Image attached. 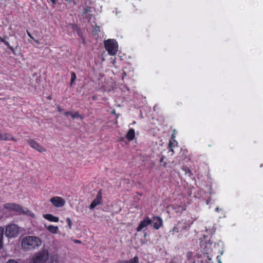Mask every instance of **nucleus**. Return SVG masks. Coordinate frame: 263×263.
<instances>
[{
    "mask_svg": "<svg viewBox=\"0 0 263 263\" xmlns=\"http://www.w3.org/2000/svg\"><path fill=\"white\" fill-rule=\"evenodd\" d=\"M41 245L42 241L41 239L36 236H26L22 241V247L27 250L34 249Z\"/></svg>",
    "mask_w": 263,
    "mask_h": 263,
    "instance_id": "1",
    "label": "nucleus"
},
{
    "mask_svg": "<svg viewBox=\"0 0 263 263\" xmlns=\"http://www.w3.org/2000/svg\"><path fill=\"white\" fill-rule=\"evenodd\" d=\"M4 208L10 211L16 212L19 214L30 215L31 217L34 216V214L27 208H23L18 204L14 203H6L4 205Z\"/></svg>",
    "mask_w": 263,
    "mask_h": 263,
    "instance_id": "2",
    "label": "nucleus"
},
{
    "mask_svg": "<svg viewBox=\"0 0 263 263\" xmlns=\"http://www.w3.org/2000/svg\"><path fill=\"white\" fill-rule=\"evenodd\" d=\"M105 49L110 55H115L118 51V43L114 39H108L104 42Z\"/></svg>",
    "mask_w": 263,
    "mask_h": 263,
    "instance_id": "3",
    "label": "nucleus"
},
{
    "mask_svg": "<svg viewBox=\"0 0 263 263\" xmlns=\"http://www.w3.org/2000/svg\"><path fill=\"white\" fill-rule=\"evenodd\" d=\"M48 259V251L42 250L34 254L31 263H45Z\"/></svg>",
    "mask_w": 263,
    "mask_h": 263,
    "instance_id": "4",
    "label": "nucleus"
},
{
    "mask_svg": "<svg viewBox=\"0 0 263 263\" xmlns=\"http://www.w3.org/2000/svg\"><path fill=\"white\" fill-rule=\"evenodd\" d=\"M18 233L19 228L15 224H8L6 228L5 235L8 237H16Z\"/></svg>",
    "mask_w": 263,
    "mask_h": 263,
    "instance_id": "5",
    "label": "nucleus"
},
{
    "mask_svg": "<svg viewBox=\"0 0 263 263\" xmlns=\"http://www.w3.org/2000/svg\"><path fill=\"white\" fill-rule=\"evenodd\" d=\"M190 227V223L186 220L182 219L181 221H179L174 226L172 230V232L175 233H178L179 232L186 230Z\"/></svg>",
    "mask_w": 263,
    "mask_h": 263,
    "instance_id": "6",
    "label": "nucleus"
},
{
    "mask_svg": "<svg viewBox=\"0 0 263 263\" xmlns=\"http://www.w3.org/2000/svg\"><path fill=\"white\" fill-rule=\"evenodd\" d=\"M152 222V220L148 217H146L143 220L141 221L139 224L136 228L137 232H145L147 227Z\"/></svg>",
    "mask_w": 263,
    "mask_h": 263,
    "instance_id": "7",
    "label": "nucleus"
},
{
    "mask_svg": "<svg viewBox=\"0 0 263 263\" xmlns=\"http://www.w3.org/2000/svg\"><path fill=\"white\" fill-rule=\"evenodd\" d=\"M27 143L32 148L37 151L40 153L46 151V149L44 147H43L41 145H40L33 139H28L27 140Z\"/></svg>",
    "mask_w": 263,
    "mask_h": 263,
    "instance_id": "8",
    "label": "nucleus"
},
{
    "mask_svg": "<svg viewBox=\"0 0 263 263\" xmlns=\"http://www.w3.org/2000/svg\"><path fill=\"white\" fill-rule=\"evenodd\" d=\"M102 202V190H99L97 194L95 199L92 201L90 204L89 208L91 210L93 209L97 205L101 204Z\"/></svg>",
    "mask_w": 263,
    "mask_h": 263,
    "instance_id": "9",
    "label": "nucleus"
},
{
    "mask_svg": "<svg viewBox=\"0 0 263 263\" xmlns=\"http://www.w3.org/2000/svg\"><path fill=\"white\" fill-rule=\"evenodd\" d=\"M152 223L153 228L155 230H159L163 226L162 219L158 216H154L152 218Z\"/></svg>",
    "mask_w": 263,
    "mask_h": 263,
    "instance_id": "10",
    "label": "nucleus"
},
{
    "mask_svg": "<svg viewBox=\"0 0 263 263\" xmlns=\"http://www.w3.org/2000/svg\"><path fill=\"white\" fill-rule=\"evenodd\" d=\"M50 201L55 207H62L64 206L65 203L64 199L58 196L51 198Z\"/></svg>",
    "mask_w": 263,
    "mask_h": 263,
    "instance_id": "11",
    "label": "nucleus"
},
{
    "mask_svg": "<svg viewBox=\"0 0 263 263\" xmlns=\"http://www.w3.org/2000/svg\"><path fill=\"white\" fill-rule=\"evenodd\" d=\"M8 141L11 140L14 142H16L17 140L11 134L9 133H5L4 134H2L0 133V141Z\"/></svg>",
    "mask_w": 263,
    "mask_h": 263,
    "instance_id": "12",
    "label": "nucleus"
},
{
    "mask_svg": "<svg viewBox=\"0 0 263 263\" xmlns=\"http://www.w3.org/2000/svg\"><path fill=\"white\" fill-rule=\"evenodd\" d=\"M43 217L50 222H57L59 220V218L58 217L54 216L51 214H44Z\"/></svg>",
    "mask_w": 263,
    "mask_h": 263,
    "instance_id": "13",
    "label": "nucleus"
},
{
    "mask_svg": "<svg viewBox=\"0 0 263 263\" xmlns=\"http://www.w3.org/2000/svg\"><path fill=\"white\" fill-rule=\"evenodd\" d=\"M116 263H139V261L138 257L135 256L129 260H119Z\"/></svg>",
    "mask_w": 263,
    "mask_h": 263,
    "instance_id": "14",
    "label": "nucleus"
},
{
    "mask_svg": "<svg viewBox=\"0 0 263 263\" xmlns=\"http://www.w3.org/2000/svg\"><path fill=\"white\" fill-rule=\"evenodd\" d=\"M135 137V130L133 128H130L127 132L126 135V138L129 141H132L134 140Z\"/></svg>",
    "mask_w": 263,
    "mask_h": 263,
    "instance_id": "15",
    "label": "nucleus"
},
{
    "mask_svg": "<svg viewBox=\"0 0 263 263\" xmlns=\"http://www.w3.org/2000/svg\"><path fill=\"white\" fill-rule=\"evenodd\" d=\"M48 231L51 233L55 234H57L59 231V228L58 226H54L53 225H49L46 227Z\"/></svg>",
    "mask_w": 263,
    "mask_h": 263,
    "instance_id": "16",
    "label": "nucleus"
},
{
    "mask_svg": "<svg viewBox=\"0 0 263 263\" xmlns=\"http://www.w3.org/2000/svg\"><path fill=\"white\" fill-rule=\"evenodd\" d=\"M182 170L184 172L185 174L187 175L188 176L191 177L193 175L191 170L187 166H183L182 167Z\"/></svg>",
    "mask_w": 263,
    "mask_h": 263,
    "instance_id": "17",
    "label": "nucleus"
},
{
    "mask_svg": "<svg viewBox=\"0 0 263 263\" xmlns=\"http://www.w3.org/2000/svg\"><path fill=\"white\" fill-rule=\"evenodd\" d=\"M50 263H59V256L58 254H54L50 256Z\"/></svg>",
    "mask_w": 263,
    "mask_h": 263,
    "instance_id": "18",
    "label": "nucleus"
},
{
    "mask_svg": "<svg viewBox=\"0 0 263 263\" xmlns=\"http://www.w3.org/2000/svg\"><path fill=\"white\" fill-rule=\"evenodd\" d=\"M4 229L3 227H0V249L3 247V236H4Z\"/></svg>",
    "mask_w": 263,
    "mask_h": 263,
    "instance_id": "19",
    "label": "nucleus"
},
{
    "mask_svg": "<svg viewBox=\"0 0 263 263\" xmlns=\"http://www.w3.org/2000/svg\"><path fill=\"white\" fill-rule=\"evenodd\" d=\"M71 117L73 119L76 118H80L81 119H83L84 118V116L82 115L79 114L78 111H76L73 114L71 113Z\"/></svg>",
    "mask_w": 263,
    "mask_h": 263,
    "instance_id": "20",
    "label": "nucleus"
},
{
    "mask_svg": "<svg viewBox=\"0 0 263 263\" xmlns=\"http://www.w3.org/2000/svg\"><path fill=\"white\" fill-rule=\"evenodd\" d=\"M77 76L76 74L74 72H71V80H70V85L71 86L74 81L76 80Z\"/></svg>",
    "mask_w": 263,
    "mask_h": 263,
    "instance_id": "21",
    "label": "nucleus"
},
{
    "mask_svg": "<svg viewBox=\"0 0 263 263\" xmlns=\"http://www.w3.org/2000/svg\"><path fill=\"white\" fill-rule=\"evenodd\" d=\"M8 38V36L7 35H5L3 37H1L0 36V41L1 42H3L6 46L9 45V42L6 41V39Z\"/></svg>",
    "mask_w": 263,
    "mask_h": 263,
    "instance_id": "22",
    "label": "nucleus"
},
{
    "mask_svg": "<svg viewBox=\"0 0 263 263\" xmlns=\"http://www.w3.org/2000/svg\"><path fill=\"white\" fill-rule=\"evenodd\" d=\"M27 34L28 35V36L32 40H33L36 44H40V42L39 41L37 40H36L35 39L33 36L32 35H31V34L27 30Z\"/></svg>",
    "mask_w": 263,
    "mask_h": 263,
    "instance_id": "23",
    "label": "nucleus"
},
{
    "mask_svg": "<svg viewBox=\"0 0 263 263\" xmlns=\"http://www.w3.org/2000/svg\"><path fill=\"white\" fill-rule=\"evenodd\" d=\"M6 46L12 51L13 54L16 55L15 49L17 48V46L14 48L12 46H11L9 43V45Z\"/></svg>",
    "mask_w": 263,
    "mask_h": 263,
    "instance_id": "24",
    "label": "nucleus"
},
{
    "mask_svg": "<svg viewBox=\"0 0 263 263\" xmlns=\"http://www.w3.org/2000/svg\"><path fill=\"white\" fill-rule=\"evenodd\" d=\"M90 7H86L84 9L83 12V15L85 16L86 15V14L90 11Z\"/></svg>",
    "mask_w": 263,
    "mask_h": 263,
    "instance_id": "25",
    "label": "nucleus"
},
{
    "mask_svg": "<svg viewBox=\"0 0 263 263\" xmlns=\"http://www.w3.org/2000/svg\"><path fill=\"white\" fill-rule=\"evenodd\" d=\"M66 221H67V222L68 223V227H69V229H71V227H72V221H71V220L70 218H68H68H66Z\"/></svg>",
    "mask_w": 263,
    "mask_h": 263,
    "instance_id": "26",
    "label": "nucleus"
},
{
    "mask_svg": "<svg viewBox=\"0 0 263 263\" xmlns=\"http://www.w3.org/2000/svg\"><path fill=\"white\" fill-rule=\"evenodd\" d=\"M193 255V253L192 252H187V253L186 254L187 258L189 260H192Z\"/></svg>",
    "mask_w": 263,
    "mask_h": 263,
    "instance_id": "27",
    "label": "nucleus"
},
{
    "mask_svg": "<svg viewBox=\"0 0 263 263\" xmlns=\"http://www.w3.org/2000/svg\"><path fill=\"white\" fill-rule=\"evenodd\" d=\"M172 143L170 141L169 142V145H168V149H169V151H171V152H173V149L172 148Z\"/></svg>",
    "mask_w": 263,
    "mask_h": 263,
    "instance_id": "28",
    "label": "nucleus"
},
{
    "mask_svg": "<svg viewBox=\"0 0 263 263\" xmlns=\"http://www.w3.org/2000/svg\"><path fill=\"white\" fill-rule=\"evenodd\" d=\"M7 263H18L17 261L13 260V259H10L9 260Z\"/></svg>",
    "mask_w": 263,
    "mask_h": 263,
    "instance_id": "29",
    "label": "nucleus"
},
{
    "mask_svg": "<svg viewBox=\"0 0 263 263\" xmlns=\"http://www.w3.org/2000/svg\"><path fill=\"white\" fill-rule=\"evenodd\" d=\"M64 115L65 116H67L68 115H70L71 116V112H69V111H64Z\"/></svg>",
    "mask_w": 263,
    "mask_h": 263,
    "instance_id": "30",
    "label": "nucleus"
},
{
    "mask_svg": "<svg viewBox=\"0 0 263 263\" xmlns=\"http://www.w3.org/2000/svg\"><path fill=\"white\" fill-rule=\"evenodd\" d=\"M57 109H58V111H59V112H62V111L63 110V109H62V108L60 107V106H58L57 107Z\"/></svg>",
    "mask_w": 263,
    "mask_h": 263,
    "instance_id": "31",
    "label": "nucleus"
},
{
    "mask_svg": "<svg viewBox=\"0 0 263 263\" xmlns=\"http://www.w3.org/2000/svg\"><path fill=\"white\" fill-rule=\"evenodd\" d=\"M95 30H96V31H97V30L99 31L100 27L99 26H97L96 28H95Z\"/></svg>",
    "mask_w": 263,
    "mask_h": 263,
    "instance_id": "32",
    "label": "nucleus"
},
{
    "mask_svg": "<svg viewBox=\"0 0 263 263\" xmlns=\"http://www.w3.org/2000/svg\"><path fill=\"white\" fill-rule=\"evenodd\" d=\"M163 159H164V158H163V157H162V158L160 159V163L163 162Z\"/></svg>",
    "mask_w": 263,
    "mask_h": 263,
    "instance_id": "33",
    "label": "nucleus"
},
{
    "mask_svg": "<svg viewBox=\"0 0 263 263\" xmlns=\"http://www.w3.org/2000/svg\"><path fill=\"white\" fill-rule=\"evenodd\" d=\"M51 1V2L53 4H55L56 3V1L55 0H50Z\"/></svg>",
    "mask_w": 263,
    "mask_h": 263,
    "instance_id": "34",
    "label": "nucleus"
},
{
    "mask_svg": "<svg viewBox=\"0 0 263 263\" xmlns=\"http://www.w3.org/2000/svg\"><path fill=\"white\" fill-rule=\"evenodd\" d=\"M74 242L75 243H81V241L78 240H74Z\"/></svg>",
    "mask_w": 263,
    "mask_h": 263,
    "instance_id": "35",
    "label": "nucleus"
},
{
    "mask_svg": "<svg viewBox=\"0 0 263 263\" xmlns=\"http://www.w3.org/2000/svg\"><path fill=\"white\" fill-rule=\"evenodd\" d=\"M111 114L116 115V111H115V110H113L111 111Z\"/></svg>",
    "mask_w": 263,
    "mask_h": 263,
    "instance_id": "36",
    "label": "nucleus"
},
{
    "mask_svg": "<svg viewBox=\"0 0 263 263\" xmlns=\"http://www.w3.org/2000/svg\"><path fill=\"white\" fill-rule=\"evenodd\" d=\"M163 165V166L165 167L166 166V163L164 162Z\"/></svg>",
    "mask_w": 263,
    "mask_h": 263,
    "instance_id": "37",
    "label": "nucleus"
},
{
    "mask_svg": "<svg viewBox=\"0 0 263 263\" xmlns=\"http://www.w3.org/2000/svg\"><path fill=\"white\" fill-rule=\"evenodd\" d=\"M65 1L67 2H71V0H65Z\"/></svg>",
    "mask_w": 263,
    "mask_h": 263,
    "instance_id": "38",
    "label": "nucleus"
},
{
    "mask_svg": "<svg viewBox=\"0 0 263 263\" xmlns=\"http://www.w3.org/2000/svg\"><path fill=\"white\" fill-rule=\"evenodd\" d=\"M48 99H49V100H51V97H48Z\"/></svg>",
    "mask_w": 263,
    "mask_h": 263,
    "instance_id": "39",
    "label": "nucleus"
},
{
    "mask_svg": "<svg viewBox=\"0 0 263 263\" xmlns=\"http://www.w3.org/2000/svg\"><path fill=\"white\" fill-rule=\"evenodd\" d=\"M216 211H219L218 208H217V209H216Z\"/></svg>",
    "mask_w": 263,
    "mask_h": 263,
    "instance_id": "40",
    "label": "nucleus"
},
{
    "mask_svg": "<svg viewBox=\"0 0 263 263\" xmlns=\"http://www.w3.org/2000/svg\"><path fill=\"white\" fill-rule=\"evenodd\" d=\"M146 234L144 233V236H146Z\"/></svg>",
    "mask_w": 263,
    "mask_h": 263,
    "instance_id": "41",
    "label": "nucleus"
},
{
    "mask_svg": "<svg viewBox=\"0 0 263 263\" xmlns=\"http://www.w3.org/2000/svg\"><path fill=\"white\" fill-rule=\"evenodd\" d=\"M219 263H222L220 260L219 261Z\"/></svg>",
    "mask_w": 263,
    "mask_h": 263,
    "instance_id": "42",
    "label": "nucleus"
},
{
    "mask_svg": "<svg viewBox=\"0 0 263 263\" xmlns=\"http://www.w3.org/2000/svg\"><path fill=\"white\" fill-rule=\"evenodd\" d=\"M1 218H2V217H1V216H0V219H1Z\"/></svg>",
    "mask_w": 263,
    "mask_h": 263,
    "instance_id": "43",
    "label": "nucleus"
}]
</instances>
